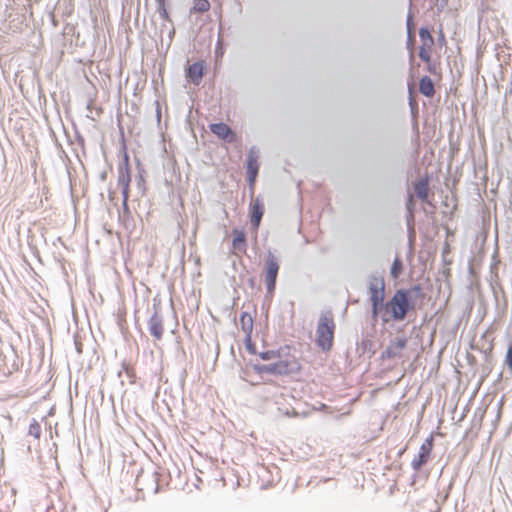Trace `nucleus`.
<instances>
[{"mask_svg": "<svg viewBox=\"0 0 512 512\" xmlns=\"http://www.w3.org/2000/svg\"><path fill=\"white\" fill-rule=\"evenodd\" d=\"M232 247L239 252H246L248 244L246 232L243 229L234 228L232 230Z\"/></svg>", "mask_w": 512, "mask_h": 512, "instance_id": "4468645a", "label": "nucleus"}, {"mask_svg": "<svg viewBox=\"0 0 512 512\" xmlns=\"http://www.w3.org/2000/svg\"><path fill=\"white\" fill-rule=\"evenodd\" d=\"M75 140L81 148H84L85 139L78 130H75Z\"/></svg>", "mask_w": 512, "mask_h": 512, "instance_id": "f704fd0d", "label": "nucleus"}, {"mask_svg": "<svg viewBox=\"0 0 512 512\" xmlns=\"http://www.w3.org/2000/svg\"><path fill=\"white\" fill-rule=\"evenodd\" d=\"M167 0H156V3H166Z\"/></svg>", "mask_w": 512, "mask_h": 512, "instance_id": "de8ad7c7", "label": "nucleus"}, {"mask_svg": "<svg viewBox=\"0 0 512 512\" xmlns=\"http://www.w3.org/2000/svg\"><path fill=\"white\" fill-rule=\"evenodd\" d=\"M501 377H502V372L499 373L498 379H500Z\"/></svg>", "mask_w": 512, "mask_h": 512, "instance_id": "603ef678", "label": "nucleus"}, {"mask_svg": "<svg viewBox=\"0 0 512 512\" xmlns=\"http://www.w3.org/2000/svg\"><path fill=\"white\" fill-rule=\"evenodd\" d=\"M157 11L160 15V17L164 20V21H169L171 22V18H170V15H169V12L168 10L166 9V3H157Z\"/></svg>", "mask_w": 512, "mask_h": 512, "instance_id": "c756f323", "label": "nucleus"}, {"mask_svg": "<svg viewBox=\"0 0 512 512\" xmlns=\"http://www.w3.org/2000/svg\"><path fill=\"white\" fill-rule=\"evenodd\" d=\"M123 370L127 376V378L130 380L131 383H135L136 380V374L134 369L127 363H123Z\"/></svg>", "mask_w": 512, "mask_h": 512, "instance_id": "473e14b6", "label": "nucleus"}, {"mask_svg": "<svg viewBox=\"0 0 512 512\" xmlns=\"http://www.w3.org/2000/svg\"><path fill=\"white\" fill-rule=\"evenodd\" d=\"M209 128L214 135L227 143H234L237 141L236 132L224 122L211 123Z\"/></svg>", "mask_w": 512, "mask_h": 512, "instance_id": "9b49d317", "label": "nucleus"}, {"mask_svg": "<svg viewBox=\"0 0 512 512\" xmlns=\"http://www.w3.org/2000/svg\"><path fill=\"white\" fill-rule=\"evenodd\" d=\"M129 195L122 196V213H119V219L124 223V226L128 228V222L131 219V211L129 208Z\"/></svg>", "mask_w": 512, "mask_h": 512, "instance_id": "aec40b11", "label": "nucleus"}, {"mask_svg": "<svg viewBox=\"0 0 512 512\" xmlns=\"http://www.w3.org/2000/svg\"><path fill=\"white\" fill-rule=\"evenodd\" d=\"M244 345H245V348H246V350H247V352L249 354H251V355L258 354L257 349H256V345L252 341V336H245V338H244Z\"/></svg>", "mask_w": 512, "mask_h": 512, "instance_id": "bb28decb", "label": "nucleus"}, {"mask_svg": "<svg viewBox=\"0 0 512 512\" xmlns=\"http://www.w3.org/2000/svg\"><path fill=\"white\" fill-rule=\"evenodd\" d=\"M265 213V206L263 201L257 197L255 199H252L249 204V210H248V216L250 220V229L252 232L257 233L262 218Z\"/></svg>", "mask_w": 512, "mask_h": 512, "instance_id": "0eeeda50", "label": "nucleus"}, {"mask_svg": "<svg viewBox=\"0 0 512 512\" xmlns=\"http://www.w3.org/2000/svg\"><path fill=\"white\" fill-rule=\"evenodd\" d=\"M206 72V62L204 60H197L185 67V78L189 83L198 86L201 84Z\"/></svg>", "mask_w": 512, "mask_h": 512, "instance_id": "1a4fd4ad", "label": "nucleus"}, {"mask_svg": "<svg viewBox=\"0 0 512 512\" xmlns=\"http://www.w3.org/2000/svg\"><path fill=\"white\" fill-rule=\"evenodd\" d=\"M504 365L512 372V342L508 344L504 358Z\"/></svg>", "mask_w": 512, "mask_h": 512, "instance_id": "2f4dec72", "label": "nucleus"}, {"mask_svg": "<svg viewBox=\"0 0 512 512\" xmlns=\"http://www.w3.org/2000/svg\"><path fill=\"white\" fill-rule=\"evenodd\" d=\"M434 447L433 435H430L421 444L418 454L412 459L411 467L417 473L419 472L431 459Z\"/></svg>", "mask_w": 512, "mask_h": 512, "instance_id": "423d86ee", "label": "nucleus"}, {"mask_svg": "<svg viewBox=\"0 0 512 512\" xmlns=\"http://www.w3.org/2000/svg\"><path fill=\"white\" fill-rule=\"evenodd\" d=\"M289 347H281L276 350H266L259 352L258 355L263 361H270V360H276L278 358L283 357L284 355L288 354Z\"/></svg>", "mask_w": 512, "mask_h": 512, "instance_id": "a211bd4d", "label": "nucleus"}, {"mask_svg": "<svg viewBox=\"0 0 512 512\" xmlns=\"http://www.w3.org/2000/svg\"><path fill=\"white\" fill-rule=\"evenodd\" d=\"M491 351H492L491 347L489 349L483 351L486 360H489L491 358Z\"/></svg>", "mask_w": 512, "mask_h": 512, "instance_id": "58836bf2", "label": "nucleus"}, {"mask_svg": "<svg viewBox=\"0 0 512 512\" xmlns=\"http://www.w3.org/2000/svg\"><path fill=\"white\" fill-rule=\"evenodd\" d=\"M422 295V287L417 284L411 288H399L386 302V310L381 314V320L387 324L390 320L404 321L408 313L416 308V301Z\"/></svg>", "mask_w": 512, "mask_h": 512, "instance_id": "f257e3e1", "label": "nucleus"}, {"mask_svg": "<svg viewBox=\"0 0 512 512\" xmlns=\"http://www.w3.org/2000/svg\"><path fill=\"white\" fill-rule=\"evenodd\" d=\"M335 323L331 311L322 313L316 329V345L323 351L331 350L334 341Z\"/></svg>", "mask_w": 512, "mask_h": 512, "instance_id": "7ed1b4c3", "label": "nucleus"}, {"mask_svg": "<svg viewBox=\"0 0 512 512\" xmlns=\"http://www.w3.org/2000/svg\"><path fill=\"white\" fill-rule=\"evenodd\" d=\"M28 433H29V435L39 439L40 436H41V426H40V424L34 420L30 424V426H29Z\"/></svg>", "mask_w": 512, "mask_h": 512, "instance_id": "c85d7f7f", "label": "nucleus"}, {"mask_svg": "<svg viewBox=\"0 0 512 512\" xmlns=\"http://www.w3.org/2000/svg\"><path fill=\"white\" fill-rule=\"evenodd\" d=\"M415 42V38H411L409 40V34H407V47L410 48V46Z\"/></svg>", "mask_w": 512, "mask_h": 512, "instance_id": "79ce46f5", "label": "nucleus"}, {"mask_svg": "<svg viewBox=\"0 0 512 512\" xmlns=\"http://www.w3.org/2000/svg\"><path fill=\"white\" fill-rule=\"evenodd\" d=\"M407 344L408 339L405 336L392 339L387 348L381 353L380 359L385 361L398 357L401 351L407 347Z\"/></svg>", "mask_w": 512, "mask_h": 512, "instance_id": "9d476101", "label": "nucleus"}, {"mask_svg": "<svg viewBox=\"0 0 512 512\" xmlns=\"http://www.w3.org/2000/svg\"><path fill=\"white\" fill-rule=\"evenodd\" d=\"M174 33H175L174 30H172V32L169 33V36L172 37V35H174Z\"/></svg>", "mask_w": 512, "mask_h": 512, "instance_id": "8fccbe9b", "label": "nucleus"}, {"mask_svg": "<svg viewBox=\"0 0 512 512\" xmlns=\"http://www.w3.org/2000/svg\"><path fill=\"white\" fill-rule=\"evenodd\" d=\"M284 415H286V416H290V412H289V410H288V409H286V410H285Z\"/></svg>", "mask_w": 512, "mask_h": 512, "instance_id": "09e8293b", "label": "nucleus"}, {"mask_svg": "<svg viewBox=\"0 0 512 512\" xmlns=\"http://www.w3.org/2000/svg\"><path fill=\"white\" fill-rule=\"evenodd\" d=\"M131 183V168L118 167V185L121 187L122 196L129 195Z\"/></svg>", "mask_w": 512, "mask_h": 512, "instance_id": "ddd939ff", "label": "nucleus"}, {"mask_svg": "<svg viewBox=\"0 0 512 512\" xmlns=\"http://www.w3.org/2000/svg\"><path fill=\"white\" fill-rule=\"evenodd\" d=\"M246 172L259 173L260 162H259V149L256 146L250 147L246 156L245 162Z\"/></svg>", "mask_w": 512, "mask_h": 512, "instance_id": "f8f14e48", "label": "nucleus"}, {"mask_svg": "<svg viewBox=\"0 0 512 512\" xmlns=\"http://www.w3.org/2000/svg\"><path fill=\"white\" fill-rule=\"evenodd\" d=\"M210 2L208 0H193V6L190 8V14L205 13L210 10Z\"/></svg>", "mask_w": 512, "mask_h": 512, "instance_id": "5701e85b", "label": "nucleus"}, {"mask_svg": "<svg viewBox=\"0 0 512 512\" xmlns=\"http://www.w3.org/2000/svg\"><path fill=\"white\" fill-rule=\"evenodd\" d=\"M428 65V71L431 73V74H434L436 72V69H435V66L432 65L431 63L430 64H427Z\"/></svg>", "mask_w": 512, "mask_h": 512, "instance_id": "ea45409f", "label": "nucleus"}, {"mask_svg": "<svg viewBox=\"0 0 512 512\" xmlns=\"http://www.w3.org/2000/svg\"><path fill=\"white\" fill-rule=\"evenodd\" d=\"M439 42H442V43H445L446 40H445V36L443 34V32L440 30V33H439V38H438Z\"/></svg>", "mask_w": 512, "mask_h": 512, "instance_id": "a19ab883", "label": "nucleus"}, {"mask_svg": "<svg viewBox=\"0 0 512 512\" xmlns=\"http://www.w3.org/2000/svg\"><path fill=\"white\" fill-rule=\"evenodd\" d=\"M373 347V342L369 339H363L362 342H361V348L362 350L365 352V351H370L371 348Z\"/></svg>", "mask_w": 512, "mask_h": 512, "instance_id": "72a5a7b5", "label": "nucleus"}, {"mask_svg": "<svg viewBox=\"0 0 512 512\" xmlns=\"http://www.w3.org/2000/svg\"><path fill=\"white\" fill-rule=\"evenodd\" d=\"M121 152H122V161L119 163L118 167H126V168H131L130 167V157H129V154L127 152V148H126V145L123 144L122 147H121Z\"/></svg>", "mask_w": 512, "mask_h": 512, "instance_id": "cd10ccee", "label": "nucleus"}, {"mask_svg": "<svg viewBox=\"0 0 512 512\" xmlns=\"http://www.w3.org/2000/svg\"><path fill=\"white\" fill-rule=\"evenodd\" d=\"M160 117H161V114H160V108L159 106L157 107V119L158 121H160Z\"/></svg>", "mask_w": 512, "mask_h": 512, "instance_id": "49530a36", "label": "nucleus"}, {"mask_svg": "<svg viewBox=\"0 0 512 512\" xmlns=\"http://www.w3.org/2000/svg\"><path fill=\"white\" fill-rule=\"evenodd\" d=\"M239 322L245 336H252L254 326L252 316L248 312L244 311L240 314Z\"/></svg>", "mask_w": 512, "mask_h": 512, "instance_id": "6ab92c4d", "label": "nucleus"}, {"mask_svg": "<svg viewBox=\"0 0 512 512\" xmlns=\"http://www.w3.org/2000/svg\"><path fill=\"white\" fill-rule=\"evenodd\" d=\"M405 451H406V447L401 448V449L398 451L397 456H398V457H401V456L404 454V452H405Z\"/></svg>", "mask_w": 512, "mask_h": 512, "instance_id": "c03bdc74", "label": "nucleus"}, {"mask_svg": "<svg viewBox=\"0 0 512 512\" xmlns=\"http://www.w3.org/2000/svg\"><path fill=\"white\" fill-rule=\"evenodd\" d=\"M106 177H107V173H106V171H103V172L100 174V179H101L102 181H104V180H106Z\"/></svg>", "mask_w": 512, "mask_h": 512, "instance_id": "a18cd8bd", "label": "nucleus"}, {"mask_svg": "<svg viewBox=\"0 0 512 512\" xmlns=\"http://www.w3.org/2000/svg\"><path fill=\"white\" fill-rule=\"evenodd\" d=\"M416 196L423 202L428 201L429 193V179L427 177L421 178L413 185Z\"/></svg>", "mask_w": 512, "mask_h": 512, "instance_id": "2eb2a0df", "label": "nucleus"}, {"mask_svg": "<svg viewBox=\"0 0 512 512\" xmlns=\"http://www.w3.org/2000/svg\"><path fill=\"white\" fill-rule=\"evenodd\" d=\"M419 92L428 98H431L435 94L434 82L428 75H423L419 80Z\"/></svg>", "mask_w": 512, "mask_h": 512, "instance_id": "dca6fc26", "label": "nucleus"}, {"mask_svg": "<svg viewBox=\"0 0 512 512\" xmlns=\"http://www.w3.org/2000/svg\"><path fill=\"white\" fill-rule=\"evenodd\" d=\"M153 313L148 319V330L151 336H153L156 340H161L164 333L163 327V317L160 314V302L156 303L154 300Z\"/></svg>", "mask_w": 512, "mask_h": 512, "instance_id": "6e6552de", "label": "nucleus"}, {"mask_svg": "<svg viewBox=\"0 0 512 512\" xmlns=\"http://www.w3.org/2000/svg\"><path fill=\"white\" fill-rule=\"evenodd\" d=\"M368 290L371 313L372 317L375 319L378 315L381 316L383 310H386L384 278L382 276L371 275Z\"/></svg>", "mask_w": 512, "mask_h": 512, "instance_id": "20e7f679", "label": "nucleus"}, {"mask_svg": "<svg viewBox=\"0 0 512 512\" xmlns=\"http://www.w3.org/2000/svg\"><path fill=\"white\" fill-rule=\"evenodd\" d=\"M403 269V261L400 256L396 255L390 268L391 278L397 280L402 275Z\"/></svg>", "mask_w": 512, "mask_h": 512, "instance_id": "412c9836", "label": "nucleus"}, {"mask_svg": "<svg viewBox=\"0 0 512 512\" xmlns=\"http://www.w3.org/2000/svg\"><path fill=\"white\" fill-rule=\"evenodd\" d=\"M252 368L260 376L265 374L273 376H292L300 371L301 365L294 356H291L285 359H283V357L278 358L275 362L270 364L256 363L252 365Z\"/></svg>", "mask_w": 512, "mask_h": 512, "instance_id": "f03ea898", "label": "nucleus"}, {"mask_svg": "<svg viewBox=\"0 0 512 512\" xmlns=\"http://www.w3.org/2000/svg\"><path fill=\"white\" fill-rule=\"evenodd\" d=\"M419 58L426 64H430L431 62V54H430V48H428L425 45H421L419 47L418 51Z\"/></svg>", "mask_w": 512, "mask_h": 512, "instance_id": "393cba45", "label": "nucleus"}, {"mask_svg": "<svg viewBox=\"0 0 512 512\" xmlns=\"http://www.w3.org/2000/svg\"><path fill=\"white\" fill-rule=\"evenodd\" d=\"M159 490V486L157 485L156 488H155V492L157 493Z\"/></svg>", "mask_w": 512, "mask_h": 512, "instance_id": "3c124183", "label": "nucleus"}, {"mask_svg": "<svg viewBox=\"0 0 512 512\" xmlns=\"http://www.w3.org/2000/svg\"><path fill=\"white\" fill-rule=\"evenodd\" d=\"M135 164H136V187L138 191L141 193V195H145L146 187H145V174L146 170L144 169L141 161L139 158H135Z\"/></svg>", "mask_w": 512, "mask_h": 512, "instance_id": "f3484780", "label": "nucleus"}, {"mask_svg": "<svg viewBox=\"0 0 512 512\" xmlns=\"http://www.w3.org/2000/svg\"><path fill=\"white\" fill-rule=\"evenodd\" d=\"M258 175H259V173L246 172V181L249 185L251 194L254 193V186H255Z\"/></svg>", "mask_w": 512, "mask_h": 512, "instance_id": "7c9ffc66", "label": "nucleus"}, {"mask_svg": "<svg viewBox=\"0 0 512 512\" xmlns=\"http://www.w3.org/2000/svg\"><path fill=\"white\" fill-rule=\"evenodd\" d=\"M75 348H76V351L81 354L82 353V344L80 343V341H78L77 339H75Z\"/></svg>", "mask_w": 512, "mask_h": 512, "instance_id": "4c0bfd02", "label": "nucleus"}, {"mask_svg": "<svg viewBox=\"0 0 512 512\" xmlns=\"http://www.w3.org/2000/svg\"><path fill=\"white\" fill-rule=\"evenodd\" d=\"M406 25H407V34H409V40L411 38L414 39V15L412 14L411 10H409V12L407 14Z\"/></svg>", "mask_w": 512, "mask_h": 512, "instance_id": "a878e982", "label": "nucleus"}, {"mask_svg": "<svg viewBox=\"0 0 512 512\" xmlns=\"http://www.w3.org/2000/svg\"><path fill=\"white\" fill-rule=\"evenodd\" d=\"M435 1H436L437 10L439 12L443 11L448 3V0H435Z\"/></svg>", "mask_w": 512, "mask_h": 512, "instance_id": "c9c22d12", "label": "nucleus"}, {"mask_svg": "<svg viewBox=\"0 0 512 512\" xmlns=\"http://www.w3.org/2000/svg\"><path fill=\"white\" fill-rule=\"evenodd\" d=\"M56 147L60 150L61 153L65 154V151L62 147V144H60L57 140L55 141Z\"/></svg>", "mask_w": 512, "mask_h": 512, "instance_id": "37998d69", "label": "nucleus"}, {"mask_svg": "<svg viewBox=\"0 0 512 512\" xmlns=\"http://www.w3.org/2000/svg\"><path fill=\"white\" fill-rule=\"evenodd\" d=\"M280 265L275 255L268 251L264 264V282L266 286V298H272L275 290Z\"/></svg>", "mask_w": 512, "mask_h": 512, "instance_id": "39448f33", "label": "nucleus"}, {"mask_svg": "<svg viewBox=\"0 0 512 512\" xmlns=\"http://www.w3.org/2000/svg\"><path fill=\"white\" fill-rule=\"evenodd\" d=\"M419 37L422 42V45L427 46L428 48H431L434 45V38L431 34V31L428 27L422 26L419 29Z\"/></svg>", "mask_w": 512, "mask_h": 512, "instance_id": "b1692460", "label": "nucleus"}, {"mask_svg": "<svg viewBox=\"0 0 512 512\" xmlns=\"http://www.w3.org/2000/svg\"><path fill=\"white\" fill-rule=\"evenodd\" d=\"M405 207H406V211H407V216H406L407 225L410 226L414 222V213H415V209H416V202L410 194L408 195L407 200L405 202Z\"/></svg>", "mask_w": 512, "mask_h": 512, "instance_id": "4be33fe9", "label": "nucleus"}, {"mask_svg": "<svg viewBox=\"0 0 512 512\" xmlns=\"http://www.w3.org/2000/svg\"><path fill=\"white\" fill-rule=\"evenodd\" d=\"M248 285H249L252 289H254V288L256 287V279H255V277H250V278L248 279Z\"/></svg>", "mask_w": 512, "mask_h": 512, "instance_id": "e433bc0d", "label": "nucleus"}]
</instances>
